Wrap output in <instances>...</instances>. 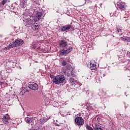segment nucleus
I'll return each instance as SVG.
<instances>
[{
    "instance_id": "nucleus-24",
    "label": "nucleus",
    "mask_w": 130,
    "mask_h": 130,
    "mask_svg": "<svg viewBox=\"0 0 130 130\" xmlns=\"http://www.w3.org/2000/svg\"><path fill=\"white\" fill-rule=\"evenodd\" d=\"M61 64L63 67L67 66V62L66 61H62Z\"/></svg>"
},
{
    "instance_id": "nucleus-23",
    "label": "nucleus",
    "mask_w": 130,
    "mask_h": 130,
    "mask_svg": "<svg viewBox=\"0 0 130 130\" xmlns=\"http://www.w3.org/2000/svg\"><path fill=\"white\" fill-rule=\"evenodd\" d=\"M7 2H8L7 0H3L2 1V5H3V6H4V5L6 4V3H7Z\"/></svg>"
},
{
    "instance_id": "nucleus-8",
    "label": "nucleus",
    "mask_w": 130,
    "mask_h": 130,
    "mask_svg": "<svg viewBox=\"0 0 130 130\" xmlns=\"http://www.w3.org/2000/svg\"><path fill=\"white\" fill-rule=\"evenodd\" d=\"M92 126L95 130H103V125L97 123L92 124Z\"/></svg>"
},
{
    "instance_id": "nucleus-28",
    "label": "nucleus",
    "mask_w": 130,
    "mask_h": 130,
    "mask_svg": "<svg viewBox=\"0 0 130 130\" xmlns=\"http://www.w3.org/2000/svg\"><path fill=\"white\" fill-rule=\"evenodd\" d=\"M97 120L98 121H99V120H100V118L99 117L97 118Z\"/></svg>"
},
{
    "instance_id": "nucleus-6",
    "label": "nucleus",
    "mask_w": 130,
    "mask_h": 130,
    "mask_svg": "<svg viewBox=\"0 0 130 130\" xmlns=\"http://www.w3.org/2000/svg\"><path fill=\"white\" fill-rule=\"evenodd\" d=\"M76 125H83L85 123V121L82 117H77L75 119Z\"/></svg>"
},
{
    "instance_id": "nucleus-19",
    "label": "nucleus",
    "mask_w": 130,
    "mask_h": 130,
    "mask_svg": "<svg viewBox=\"0 0 130 130\" xmlns=\"http://www.w3.org/2000/svg\"><path fill=\"white\" fill-rule=\"evenodd\" d=\"M121 38V40H122L123 41H125V42H129L130 41V38L129 37H124L123 38Z\"/></svg>"
},
{
    "instance_id": "nucleus-12",
    "label": "nucleus",
    "mask_w": 130,
    "mask_h": 130,
    "mask_svg": "<svg viewBox=\"0 0 130 130\" xmlns=\"http://www.w3.org/2000/svg\"><path fill=\"white\" fill-rule=\"evenodd\" d=\"M72 28V25L71 24H68L66 25L65 26H62L60 27V29L63 32L64 31H68V30H70Z\"/></svg>"
},
{
    "instance_id": "nucleus-34",
    "label": "nucleus",
    "mask_w": 130,
    "mask_h": 130,
    "mask_svg": "<svg viewBox=\"0 0 130 130\" xmlns=\"http://www.w3.org/2000/svg\"><path fill=\"white\" fill-rule=\"evenodd\" d=\"M51 78H52V76H51Z\"/></svg>"
},
{
    "instance_id": "nucleus-11",
    "label": "nucleus",
    "mask_w": 130,
    "mask_h": 130,
    "mask_svg": "<svg viewBox=\"0 0 130 130\" xmlns=\"http://www.w3.org/2000/svg\"><path fill=\"white\" fill-rule=\"evenodd\" d=\"M59 46L61 48H67L68 46V43L65 40L61 41L59 43Z\"/></svg>"
},
{
    "instance_id": "nucleus-9",
    "label": "nucleus",
    "mask_w": 130,
    "mask_h": 130,
    "mask_svg": "<svg viewBox=\"0 0 130 130\" xmlns=\"http://www.w3.org/2000/svg\"><path fill=\"white\" fill-rule=\"evenodd\" d=\"M117 6L119 8V9H120V10H122V11H123V10H125V8H126L125 4L122 2L117 3Z\"/></svg>"
},
{
    "instance_id": "nucleus-25",
    "label": "nucleus",
    "mask_w": 130,
    "mask_h": 130,
    "mask_svg": "<svg viewBox=\"0 0 130 130\" xmlns=\"http://www.w3.org/2000/svg\"><path fill=\"white\" fill-rule=\"evenodd\" d=\"M116 31L118 33H121V32H122V30L121 29H119L118 28L116 29Z\"/></svg>"
},
{
    "instance_id": "nucleus-17",
    "label": "nucleus",
    "mask_w": 130,
    "mask_h": 130,
    "mask_svg": "<svg viewBox=\"0 0 130 130\" xmlns=\"http://www.w3.org/2000/svg\"><path fill=\"white\" fill-rule=\"evenodd\" d=\"M25 120L27 123H32L33 121V119L32 118L26 117Z\"/></svg>"
},
{
    "instance_id": "nucleus-10",
    "label": "nucleus",
    "mask_w": 130,
    "mask_h": 130,
    "mask_svg": "<svg viewBox=\"0 0 130 130\" xmlns=\"http://www.w3.org/2000/svg\"><path fill=\"white\" fill-rule=\"evenodd\" d=\"M28 88L31 89V90L36 91L38 90V85L36 83H30L28 85Z\"/></svg>"
},
{
    "instance_id": "nucleus-4",
    "label": "nucleus",
    "mask_w": 130,
    "mask_h": 130,
    "mask_svg": "<svg viewBox=\"0 0 130 130\" xmlns=\"http://www.w3.org/2000/svg\"><path fill=\"white\" fill-rule=\"evenodd\" d=\"M28 16H27L24 20H23V22H25L27 26H30L33 24V16H30V12L28 13Z\"/></svg>"
},
{
    "instance_id": "nucleus-5",
    "label": "nucleus",
    "mask_w": 130,
    "mask_h": 130,
    "mask_svg": "<svg viewBox=\"0 0 130 130\" xmlns=\"http://www.w3.org/2000/svg\"><path fill=\"white\" fill-rule=\"evenodd\" d=\"M73 50V47L67 46V48H64V49L62 50L60 53L61 55H67V54H69L70 52H71Z\"/></svg>"
},
{
    "instance_id": "nucleus-2",
    "label": "nucleus",
    "mask_w": 130,
    "mask_h": 130,
    "mask_svg": "<svg viewBox=\"0 0 130 130\" xmlns=\"http://www.w3.org/2000/svg\"><path fill=\"white\" fill-rule=\"evenodd\" d=\"M66 81V78L63 75H59L56 76L53 79V83L55 85H58V84H61L64 83Z\"/></svg>"
},
{
    "instance_id": "nucleus-29",
    "label": "nucleus",
    "mask_w": 130,
    "mask_h": 130,
    "mask_svg": "<svg viewBox=\"0 0 130 130\" xmlns=\"http://www.w3.org/2000/svg\"><path fill=\"white\" fill-rule=\"evenodd\" d=\"M56 125L57 126H59V124H57V123H56Z\"/></svg>"
},
{
    "instance_id": "nucleus-14",
    "label": "nucleus",
    "mask_w": 130,
    "mask_h": 130,
    "mask_svg": "<svg viewBox=\"0 0 130 130\" xmlns=\"http://www.w3.org/2000/svg\"><path fill=\"white\" fill-rule=\"evenodd\" d=\"M39 47H40V45L38 43H36V44L32 43L30 44V48H31V49H38Z\"/></svg>"
},
{
    "instance_id": "nucleus-16",
    "label": "nucleus",
    "mask_w": 130,
    "mask_h": 130,
    "mask_svg": "<svg viewBox=\"0 0 130 130\" xmlns=\"http://www.w3.org/2000/svg\"><path fill=\"white\" fill-rule=\"evenodd\" d=\"M69 81L72 85H75V84H77V83H78V81L75 80V79L73 77L70 78Z\"/></svg>"
},
{
    "instance_id": "nucleus-20",
    "label": "nucleus",
    "mask_w": 130,
    "mask_h": 130,
    "mask_svg": "<svg viewBox=\"0 0 130 130\" xmlns=\"http://www.w3.org/2000/svg\"><path fill=\"white\" fill-rule=\"evenodd\" d=\"M85 127H86V129H87V130H94V129H93V128H92V127L90 126L89 125V124H88L85 125Z\"/></svg>"
},
{
    "instance_id": "nucleus-13",
    "label": "nucleus",
    "mask_w": 130,
    "mask_h": 130,
    "mask_svg": "<svg viewBox=\"0 0 130 130\" xmlns=\"http://www.w3.org/2000/svg\"><path fill=\"white\" fill-rule=\"evenodd\" d=\"M49 118H50V117H44L43 118H41L39 120V123H40V124H43L44 123H45V122H46V121H47V120H48V119H49Z\"/></svg>"
},
{
    "instance_id": "nucleus-15",
    "label": "nucleus",
    "mask_w": 130,
    "mask_h": 130,
    "mask_svg": "<svg viewBox=\"0 0 130 130\" xmlns=\"http://www.w3.org/2000/svg\"><path fill=\"white\" fill-rule=\"evenodd\" d=\"M20 5L21 8H22L23 9H24V8H25L26 2L25 1V0H21Z\"/></svg>"
},
{
    "instance_id": "nucleus-32",
    "label": "nucleus",
    "mask_w": 130,
    "mask_h": 130,
    "mask_svg": "<svg viewBox=\"0 0 130 130\" xmlns=\"http://www.w3.org/2000/svg\"><path fill=\"white\" fill-rule=\"evenodd\" d=\"M34 2H36V0H34Z\"/></svg>"
},
{
    "instance_id": "nucleus-7",
    "label": "nucleus",
    "mask_w": 130,
    "mask_h": 130,
    "mask_svg": "<svg viewBox=\"0 0 130 130\" xmlns=\"http://www.w3.org/2000/svg\"><path fill=\"white\" fill-rule=\"evenodd\" d=\"M2 121L3 122V123H5V124H8L9 122H10V116L9 114H6L4 115L2 119Z\"/></svg>"
},
{
    "instance_id": "nucleus-21",
    "label": "nucleus",
    "mask_w": 130,
    "mask_h": 130,
    "mask_svg": "<svg viewBox=\"0 0 130 130\" xmlns=\"http://www.w3.org/2000/svg\"><path fill=\"white\" fill-rule=\"evenodd\" d=\"M32 27L35 28L36 30H39V25H34Z\"/></svg>"
},
{
    "instance_id": "nucleus-1",
    "label": "nucleus",
    "mask_w": 130,
    "mask_h": 130,
    "mask_svg": "<svg viewBox=\"0 0 130 130\" xmlns=\"http://www.w3.org/2000/svg\"><path fill=\"white\" fill-rule=\"evenodd\" d=\"M29 13H30V16L33 17V15L35 14V16L34 17V21L35 22H37V21H39L42 18V16H43V14L44 12H43V10L41 8H34L30 10H29Z\"/></svg>"
},
{
    "instance_id": "nucleus-26",
    "label": "nucleus",
    "mask_w": 130,
    "mask_h": 130,
    "mask_svg": "<svg viewBox=\"0 0 130 130\" xmlns=\"http://www.w3.org/2000/svg\"><path fill=\"white\" fill-rule=\"evenodd\" d=\"M71 76L74 78H77V75H76V74H74L73 72L71 73Z\"/></svg>"
},
{
    "instance_id": "nucleus-30",
    "label": "nucleus",
    "mask_w": 130,
    "mask_h": 130,
    "mask_svg": "<svg viewBox=\"0 0 130 130\" xmlns=\"http://www.w3.org/2000/svg\"><path fill=\"white\" fill-rule=\"evenodd\" d=\"M87 0H85V3L84 4V5H85L86 4V2H87Z\"/></svg>"
},
{
    "instance_id": "nucleus-33",
    "label": "nucleus",
    "mask_w": 130,
    "mask_h": 130,
    "mask_svg": "<svg viewBox=\"0 0 130 130\" xmlns=\"http://www.w3.org/2000/svg\"><path fill=\"white\" fill-rule=\"evenodd\" d=\"M51 78H52V76H51Z\"/></svg>"
},
{
    "instance_id": "nucleus-18",
    "label": "nucleus",
    "mask_w": 130,
    "mask_h": 130,
    "mask_svg": "<svg viewBox=\"0 0 130 130\" xmlns=\"http://www.w3.org/2000/svg\"><path fill=\"white\" fill-rule=\"evenodd\" d=\"M90 70H95L96 69V64L95 63H92V62H90L89 64Z\"/></svg>"
},
{
    "instance_id": "nucleus-31",
    "label": "nucleus",
    "mask_w": 130,
    "mask_h": 130,
    "mask_svg": "<svg viewBox=\"0 0 130 130\" xmlns=\"http://www.w3.org/2000/svg\"><path fill=\"white\" fill-rule=\"evenodd\" d=\"M0 85H3V82H0Z\"/></svg>"
},
{
    "instance_id": "nucleus-27",
    "label": "nucleus",
    "mask_w": 130,
    "mask_h": 130,
    "mask_svg": "<svg viewBox=\"0 0 130 130\" xmlns=\"http://www.w3.org/2000/svg\"><path fill=\"white\" fill-rule=\"evenodd\" d=\"M86 93L87 95L89 94V90H87Z\"/></svg>"
},
{
    "instance_id": "nucleus-22",
    "label": "nucleus",
    "mask_w": 130,
    "mask_h": 130,
    "mask_svg": "<svg viewBox=\"0 0 130 130\" xmlns=\"http://www.w3.org/2000/svg\"><path fill=\"white\" fill-rule=\"evenodd\" d=\"M66 68L67 70H70V69H72V66H71L70 64H67Z\"/></svg>"
},
{
    "instance_id": "nucleus-36",
    "label": "nucleus",
    "mask_w": 130,
    "mask_h": 130,
    "mask_svg": "<svg viewBox=\"0 0 130 130\" xmlns=\"http://www.w3.org/2000/svg\"><path fill=\"white\" fill-rule=\"evenodd\" d=\"M54 103H56V102H54Z\"/></svg>"
},
{
    "instance_id": "nucleus-3",
    "label": "nucleus",
    "mask_w": 130,
    "mask_h": 130,
    "mask_svg": "<svg viewBox=\"0 0 130 130\" xmlns=\"http://www.w3.org/2000/svg\"><path fill=\"white\" fill-rule=\"evenodd\" d=\"M23 44H24V41L21 39H18L15 40V41L11 42L8 46V48H14V47H17V46H21Z\"/></svg>"
},
{
    "instance_id": "nucleus-35",
    "label": "nucleus",
    "mask_w": 130,
    "mask_h": 130,
    "mask_svg": "<svg viewBox=\"0 0 130 130\" xmlns=\"http://www.w3.org/2000/svg\"><path fill=\"white\" fill-rule=\"evenodd\" d=\"M51 78H52V76H51Z\"/></svg>"
}]
</instances>
